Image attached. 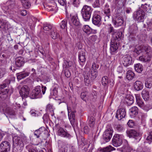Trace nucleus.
<instances>
[{"instance_id": "obj_1", "label": "nucleus", "mask_w": 152, "mask_h": 152, "mask_svg": "<svg viewBox=\"0 0 152 152\" xmlns=\"http://www.w3.org/2000/svg\"><path fill=\"white\" fill-rule=\"evenodd\" d=\"M13 152H21L24 146L21 137L18 136H14L13 137Z\"/></svg>"}, {"instance_id": "obj_2", "label": "nucleus", "mask_w": 152, "mask_h": 152, "mask_svg": "<svg viewBox=\"0 0 152 152\" xmlns=\"http://www.w3.org/2000/svg\"><path fill=\"white\" fill-rule=\"evenodd\" d=\"M92 11L91 7L88 5H84L81 10V13L83 20L85 21L89 20Z\"/></svg>"}, {"instance_id": "obj_3", "label": "nucleus", "mask_w": 152, "mask_h": 152, "mask_svg": "<svg viewBox=\"0 0 152 152\" xmlns=\"http://www.w3.org/2000/svg\"><path fill=\"white\" fill-rule=\"evenodd\" d=\"M55 126L58 130L57 134L58 136L69 139L72 137V136L67 131L65 130L60 126L59 124H56Z\"/></svg>"}, {"instance_id": "obj_4", "label": "nucleus", "mask_w": 152, "mask_h": 152, "mask_svg": "<svg viewBox=\"0 0 152 152\" xmlns=\"http://www.w3.org/2000/svg\"><path fill=\"white\" fill-rule=\"evenodd\" d=\"M145 14L143 10H139L135 11L133 15L134 19L138 22H142L145 16Z\"/></svg>"}, {"instance_id": "obj_5", "label": "nucleus", "mask_w": 152, "mask_h": 152, "mask_svg": "<svg viewBox=\"0 0 152 152\" xmlns=\"http://www.w3.org/2000/svg\"><path fill=\"white\" fill-rule=\"evenodd\" d=\"M41 92L40 86H37L30 93L29 95V97L32 99H35L40 98L42 96Z\"/></svg>"}, {"instance_id": "obj_6", "label": "nucleus", "mask_w": 152, "mask_h": 152, "mask_svg": "<svg viewBox=\"0 0 152 152\" xmlns=\"http://www.w3.org/2000/svg\"><path fill=\"white\" fill-rule=\"evenodd\" d=\"M67 109L68 112L69 118L72 125L74 124L75 122V113L76 111L75 110L72 111L70 107L67 106Z\"/></svg>"}, {"instance_id": "obj_7", "label": "nucleus", "mask_w": 152, "mask_h": 152, "mask_svg": "<svg viewBox=\"0 0 152 152\" xmlns=\"http://www.w3.org/2000/svg\"><path fill=\"white\" fill-rule=\"evenodd\" d=\"M10 148V143L7 141L2 142L0 145V152H7Z\"/></svg>"}, {"instance_id": "obj_8", "label": "nucleus", "mask_w": 152, "mask_h": 152, "mask_svg": "<svg viewBox=\"0 0 152 152\" xmlns=\"http://www.w3.org/2000/svg\"><path fill=\"white\" fill-rule=\"evenodd\" d=\"M149 50L147 51L144 53L143 55L140 56L139 58V60L144 62H149L152 58V56L149 53Z\"/></svg>"}, {"instance_id": "obj_9", "label": "nucleus", "mask_w": 152, "mask_h": 152, "mask_svg": "<svg viewBox=\"0 0 152 152\" xmlns=\"http://www.w3.org/2000/svg\"><path fill=\"white\" fill-rule=\"evenodd\" d=\"M113 133V131L110 129H106L103 134V140L106 142H108L112 137Z\"/></svg>"}, {"instance_id": "obj_10", "label": "nucleus", "mask_w": 152, "mask_h": 152, "mask_svg": "<svg viewBox=\"0 0 152 152\" xmlns=\"http://www.w3.org/2000/svg\"><path fill=\"white\" fill-rule=\"evenodd\" d=\"M126 110L124 108L118 110L116 114L115 117L118 120L124 118L126 115Z\"/></svg>"}, {"instance_id": "obj_11", "label": "nucleus", "mask_w": 152, "mask_h": 152, "mask_svg": "<svg viewBox=\"0 0 152 152\" xmlns=\"http://www.w3.org/2000/svg\"><path fill=\"white\" fill-rule=\"evenodd\" d=\"M122 63L126 67L131 65L132 63V59L131 56L128 55H125L123 58Z\"/></svg>"}, {"instance_id": "obj_12", "label": "nucleus", "mask_w": 152, "mask_h": 152, "mask_svg": "<svg viewBox=\"0 0 152 152\" xmlns=\"http://www.w3.org/2000/svg\"><path fill=\"white\" fill-rule=\"evenodd\" d=\"M19 93L23 98L27 97L29 94V88L27 86L25 85L21 88Z\"/></svg>"}, {"instance_id": "obj_13", "label": "nucleus", "mask_w": 152, "mask_h": 152, "mask_svg": "<svg viewBox=\"0 0 152 152\" xmlns=\"http://www.w3.org/2000/svg\"><path fill=\"white\" fill-rule=\"evenodd\" d=\"M150 47L148 46H141L135 49L134 51L137 54H140L141 53H145L149 50Z\"/></svg>"}, {"instance_id": "obj_14", "label": "nucleus", "mask_w": 152, "mask_h": 152, "mask_svg": "<svg viewBox=\"0 0 152 152\" xmlns=\"http://www.w3.org/2000/svg\"><path fill=\"white\" fill-rule=\"evenodd\" d=\"M9 24L6 21H1L0 20V30L5 31L8 29Z\"/></svg>"}, {"instance_id": "obj_15", "label": "nucleus", "mask_w": 152, "mask_h": 152, "mask_svg": "<svg viewBox=\"0 0 152 152\" xmlns=\"http://www.w3.org/2000/svg\"><path fill=\"white\" fill-rule=\"evenodd\" d=\"M122 142V135L115 134V147H117L120 145Z\"/></svg>"}, {"instance_id": "obj_16", "label": "nucleus", "mask_w": 152, "mask_h": 152, "mask_svg": "<svg viewBox=\"0 0 152 152\" xmlns=\"http://www.w3.org/2000/svg\"><path fill=\"white\" fill-rule=\"evenodd\" d=\"M101 17L99 15L95 14L92 18L93 23L96 25H99L100 24Z\"/></svg>"}, {"instance_id": "obj_17", "label": "nucleus", "mask_w": 152, "mask_h": 152, "mask_svg": "<svg viewBox=\"0 0 152 152\" xmlns=\"http://www.w3.org/2000/svg\"><path fill=\"white\" fill-rule=\"evenodd\" d=\"M71 21L70 22L71 25H74L75 26H79L80 23L79 21L77 16V15H75L72 16L71 19Z\"/></svg>"}, {"instance_id": "obj_18", "label": "nucleus", "mask_w": 152, "mask_h": 152, "mask_svg": "<svg viewBox=\"0 0 152 152\" xmlns=\"http://www.w3.org/2000/svg\"><path fill=\"white\" fill-rule=\"evenodd\" d=\"M85 52L86 51L84 50H82L79 52V59L82 63H84L86 60Z\"/></svg>"}, {"instance_id": "obj_19", "label": "nucleus", "mask_w": 152, "mask_h": 152, "mask_svg": "<svg viewBox=\"0 0 152 152\" xmlns=\"http://www.w3.org/2000/svg\"><path fill=\"white\" fill-rule=\"evenodd\" d=\"M68 144L64 142H62L60 145V147L58 152H67Z\"/></svg>"}, {"instance_id": "obj_20", "label": "nucleus", "mask_w": 152, "mask_h": 152, "mask_svg": "<svg viewBox=\"0 0 152 152\" xmlns=\"http://www.w3.org/2000/svg\"><path fill=\"white\" fill-rule=\"evenodd\" d=\"M125 102L128 105H130L134 103V97L131 95H127L126 96Z\"/></svg>"}, {"instance_id": "obj_21", "label": "nucleus", "mask_w": 152, "mask_h": 152, "mask_svg": "<svg viewBox=\"0 0 152 152\" xmlns=\"http://www.w3.org/2000/svg\"><path fill=\"white\" fill-rule=\"evenodd\" d=\"M24 61L22 57H20L17 58L16 59L15 64L18 67H20L24 64Z\"/></svg>"}, {"instance_id": "obj_22", "label": "nucleus", "mask_w": 152, "mask_h": 152, "mask_svg": "<svg viewBox=\"0 0 152 152\" xmlns=\"http://www.w3.org/2000/svg\"><path fill=\"white\" fill-rule=\"evenodd\" d=\"M134 87L135 90L139 91L142 89L143 86L141 81H136L134 83Z\"/></svg>"}, {"instance_id": "obj_23", "label": "nucleus", "mask_w": 152, "mask_h": 152, "mask_svg": "<svg viewBox=\"0 0 152 152\" xmlns=\"http://www.w3.org/2000/svg\"><path fill=\"white\" fill-rule=\"evenodd\" d=\"M135 96L137 104L141 108L142 107L144 103L141 99L140 94H135Z\"/></svg>"}, {"instance_id": "obj_24", "label": "nucleus", "mask_w": 152, "mask_h": 152, "mask_svg": "<svg viewBox=\"0 0 152 152\" xmlns=\"http://www.w3.org/2000/svg\"><path fill=\"white\" fill-rule=\"evenodd\" d=\"M29 74V73L28 72H21L17 74V78L18 80H21L28 76Z\"/></svg>"}, {"instance_id": "obj_25", "label": "nucleus", "mask_w": 152, "mask_h": 152, "mask_svg": "<svg viewBox=\"0 0 152 152\" xmlns=\"http://www.w3.org/2000/svg\"><path fill=\"white\" fill-rule=\"evenodd\" d=\"M126 133L127 136L129 137L135 138L138 135L135 131L132 130L127 131Z\"/></svg>"}, {"instance_id": "obj_26", "label": "nucleus", "mask_w": 152, "mask_h": 152, "mask_svg": "<svg viewBox=\"0 0 152 152\" xmlns=\"http://www.w3.org/2000/svg\"><path fill=\"white\" fill-rule=\"evenodd\" d=\"M44 129V128H40L39 129L35 130L34 132V134L37 138H39Z\"/></svg>"}, {"instance_id": "obj_27", "label": "nucleus", "mask_w": 152, "mask_h": 152, "mask_svg": "<svg viewBox=\"0 0 152 152\" xmlns=\"http://www.w3.org/2000/svg\"><path fill=\"white\" fill-rule=\"evenodd\" d=\"M88 124L90 127L93 128L95 125V119L93 116H91L88 118Z\"/></svg>"}, {"instance_id": "obj_28", "label": "nucleus", "mask_w": 152, "mask_h": 152, "mask_svg": "<svg viewBox=\"0 0 152 152\" xmlns=\"http://www.w3.org/2000/svg\"><path fill=\"white\" fill-rule=\"evenodd\" d=\"M134 69L137 72L141 73L143 70L142 65L140 63L137 64L134 66Z\"/></svg>"}, {"instance_id": "obj_29", "label": "nucleus", "mask_w": 152, "mask_h": 152, "mask_svg": "<svg viewBox=\"0 0 152 152\" xmlns=\"http://www.w3.org/2000/svg\"><path fill=\"white\" fill-rule=\"evenodd\" d=\"M83 31L88 34H89L92 32V29L87 25H85L82 28Z\"/></svg>"}, {"instance_id": "obj_30", "label": "nucleus", "mask_w": 152, "mask_h": 152, "mask_svg": "<svg viewBox=\"0 0 152 152\" xmlns=\"http://www.w3.org/2000/svg\"><path fill=\"white\" fill-rule=\"evenodd\" d=\"M130 113L131 115H137L138 113V109L137 107L134 106L130 109Z\"/></svg>"}, {"instance_id": "obj_31", "label": "nucleus", "mask_w": 152, "mask_h": 152, "mask_svg": "<svg viewBox=\"0 0 152 152\" xmlns=\"http://www.w3.org/2000/svg\"><path fill=\"white\" fill-rule=\"evenodd\" d=\"M134 75V73L132 71L129 70L127 72L126 77L128 80H131L133 79Z\"/></svg>"}, {"instance_id": "obj_32", "label": "nucleus", "mask_w": 152, "mask_h": 152, "mask_svg": "<svg viewBox=\"0 0 152 152\" xmlns=\"http://www.w3.org/2000/svg\"><path fill=\"white\" fill-rule=\"evenodd\" d=\"M11 80L10 79H7L4 80L3 84L0 85V89L4 88L7 87L10 83Z\"/></svg>"}, {"instance_id": "obj_33", "label": "nucleus", "mask_w": 152, "mask_h": 152, "mask_svg": "<svg viewBox=\"0 0 152 152\" xmlns=\"http://www.w3.org/2000/svg\"><path fill=\"white\" fill-rule=\"evenodd\" d=\"M142 94L143 99L145 100H147L149 98V92L145 90H143L142 91Z\"/></svg>"}, {"instance_id": "obj_34", "label": "nucleus", "mask_w": 152, "mask_h": 152, "mask_svg": "<svg viewBox=\"0 0 152 152\" xmlns=\"http://www.w3.org/2000/svg\"><path fill=\"white\" fill-rule=\"evenodd\" d=\"M114 150V148L111 145H109L106 147L101 148L100 151L103 152H110L111 151Z\"/></svg>"}, {"instance_id": "obj_35", "label": "nucleus", "mask_w": 152, "mask_h": 152, "mask_svg": "<svg viewBox=\"0 0 152 152\" xmlns=\"http://www.w3.org/2000/svg\"><path fill=\"white\" fill-rule=\"evenodd\" d=\"M50 35L52 39H56L58 36V33L57 30L56 29H53V31L50 33Z\"/></svg>"}, {"instance_id": "obj_36", "label": "nucleus", "mask_w": 152, "mask_h": 152, "mask_svg": "<svg viewBox=\"0 0 152 152\" xmlns=\"http://www.w3.org/2000/svg\"><path fill=\"white\" fill-rule=\"evenodd\" d=\"M84 82L86 86H88L90 85L91 82L88 75L84 74Z\"/></svg>"}, {"instance_id": "obj_37", "label": "nucleus", "mask_w": 152, "mask_h": 152, "mask_svg": "<svg viewBox=\"0 0 152 152\" xmlns=\"http://www.w3.org/2000/svg\"><path fill=\"white\" fill-rule=\"evenodd\" d=\"M102 85L105 87H107L108 84V77L106 76L103 77L102 80Z\"/></svg>"}, {"instance_id": "obj_38", "label": "nucleus", "mask_w": 152, "mask_h": 152, "mask_svg": "<svg viewBox=\"0 0 152 152\" xmlns=\"http://www.w3.org/2000/svg\"><path fill=\"white\" fill-rule=\"evenodd\" d=\"M47 111H50L51 115L53 116L54 115V109L52 105L48 104L47 106Z\"/></svg>"}, {"instance_id": "obj_39", "label": "nucleus", "mask_w": 152, "mask_h": 152, "mask_svg": "<svg viewBox=\"0 0 152 152\" xmlns=\"http://www.w3.org/2000/svg\"><path fill=\"white\" fill-rule=\"evenodd\" d=\"M145 86L146 87L150 88L152 87V79H148L145 83Z\"/></svg>"}, {"instance_id": "obj_40", "label": "nucleus", "mask_w": 152, "mask_h": 152, "mask_svg": "<svg viewBox=\"0 0 152 152\" xmlns=\"http://www.w3.org/2000/svg\"><path fill=\"white\" fill-rule=\"evenodd\" d=\"M110 51L111 54L114 53V39L113 38L111 39V43L110 45Z\"/></svg>"}, {"instance_id": "obj_41", "label": "nucleus", "mask_w": 152, "mask_h": 152, "mask_svg": "<svg viewBox=\"0 0 152 152\" xmlns=\"http://www.w3.org/2000/svg\"><path fill=\"white\" fill-rule=\"evenodd\" d=\"M104 13L105 15V17H107L108 18H109L110 15V9L108 8V7H106L104 10Z\"/></svg>"}, {"instance_id": "obj_42", "label": "nucleus", "mask_w": 152, "mask_h": 152, "mask_svg": "<svg viewBox=\"0 0 152 152\" xmlns=\"http://www.w3.org/2000/svg\"><path fill=\"white\" fill-rule=\"evenodd\" d=\"M52 28V25L50 24L46 23L43 25V29L45 31H49Z\"/></svg>"}, {"instance_id": "obj_43", "label": "nucleus", "mask_w": 152, "mask_h": 152, "mask_svg": "<svg viewBox=\"0 0 152 152\" xmlns=\"http://www.w3.org/2000/svg\"><path fill=\"white\" fill-rule=\"evenodd\" d=\"M21 3L23 7L26 9H28L30 7L31 4L28 0L26 1H22Z\"/></svg>"}, {"instance_id": "obj_44", "label": "nucleus", "mask_w": 152, "mask_h": 152, "mask_svg": "<svg viewBox=\"0 0 152 152\" xmlns=\"http://www.w3.org/2000/svg\"><path fill=\"white\" fill-rule=\"evenodd\" d=\"M6 111L10 115H14L15 114V111L10 107H7Z\"/></svg>"}, {"instance_id": "obj_45", "label": "nucleus", "mask_w": 152, "mask_h": 152, "mask_svg": "<svg viewBox=\"0 0 152 152\" xmlns=\"http://www.w3.org/2000/svg\"><path fill=\"white\" fill-rule=\"evenodd\" d=\"M67 22L66 20L64 19L62 20L60 23L61 28L62 29H65L67 28Z\"/></svg>"}, {"instance_id": "obj_46", "label": "nucleus", "mask_w": 152, "mask_h": 152, "mask_svg": "<svg viewBox=\"0 0 152 152\" xmlns=\"http://www.w3.org/2000/svg\"><path fill=\"white\" fill-rule=\"evenodd\" d=\"M141 108L144 110L148 111L152 108V107L149 104H144L143 107Z\"/></svg>"}, {"instance_id": "obj_47", "label": "nucleus", "mask_w": 152, "mask_h": 152, "mask_svg": "<svg viewBox=\"0 0 152 152\" xmlns=\"http://www.w3.org/2000/svg\"><path fill=\"white\" fill-rule=\"evenodd\" d=\"M72 63L71 61H65L64 63L63 64V66L65 68H67L71 66Z\"/></svg>"}, {"instance_id": "obj_48", "label": "nucleus", "mask_w": 152, "mask_h": 152, "mask_svg": "<svg viewBox=\"0 0 152 152\" xmlns=\"http://www.w3.org/2000/svg\"><path fill=\"white\" fill-rule=\"evenodd\" d=\"M115 130L118 132H121L123 129V127L122 125L120 124L116 125L115 126Z\"/></svg>"}, {"instance_id": "obj_49", "label": "nucleus", "mask_w": 152, "mask_h": 152, "mask_svg": "<svg viewBox=\"0 0 152 152\" xmlns=\"http://www.w3.org/2000/svg\"><path fill=\"white\" fill-rule=\"evenodd\" d=\"M146 140L149 144H151L152 142V131L149 132Z\"/></svg>"}, {"instance_id": "obj_50", "label": "nucleus", "mask_w": 152, "mask_h": 152, "mask_svg": "<svg viewBox=\"0 0 152 152\" xmlns=\"http://www.w3.org/2000/svg\"><path fill=\"white\" fill-rule=\"evenodd\" d=\"M99 67V65L98 64H97L95 63L94 62L92 65L91 70L97 72V69Z\"/></svg>"}, {"instance_id": "obj_51", "label": "nucleus", "mask_w": 152, "mask_h": 152, "mask_svg": "<svg viewBox=\"0 0 152 152\" xmlns=\"http://www.w3.org/2000/svg\"><path fill=\"white\" fill-rule=\"evenodd\" d=\"M135 150L129 146L126 147L124 149V152H133Z\"/></svg>"}, {"instance_id": "obj_52", "label": "nucleus", "mask_w": 152, "mask_h": 152, "mask_svg": "<svg viewBox=\"0 0 152 152\" xmlns=\"http://www.w3.org/2000/svg\"><path fill=\"white\" fill-rule=\"evenodd\" d=\"M147 30L149 31H152V19L147 24Z\"/></svg>"}, {"instance_id": "obj_53", "label": "nucleus", "mask_w": 152, "mask_h": 152, "mask_svg": "<svg viewBox=\"0 0 152 152\" xmlns=\"http://www.w3.org/2000/svg\"><path fill=\"white\" fill-rule=\"evenodd\" d=\"M100 0H96L94 2L93 6L94 7H98L100 6Z\"/></svg>"}, {"instance_id": "obj_54", "label": "nucleus", "mask_w": 152, "mask_h": 152, "mask_svg": "<svg viewBox=\"0 0 152 152\" xmlns=\"http://www.w3.org/2000/svg\"><path fill=\"white\" fill-rule=\"evenodd\" d=\"M72 4L75 7H78L80 2L79 0H71Z\"/></svg>"}, {"instance_id": "obj_55", "label": "nucleus", "mask_w": 152, "mask_h": 152, "mask_svg": "<svg viewBox=\"0 0 152 152\" xmlns=\"http://www.w3.org/2000/svg\"><path fill=\"white\" fill-rule=\"evenodd\" d=\"M97 72L91 70V78L92 79H94L97 77Z\"/></svg>"}, {"instance_id": "obj_56", "label": "nucleus", "mask_w": 152, "mask_h": 152, "mask_svg": "<svg viewBox=\"0 0 152 152\" xmlns=\"http://www.w3.org/2000/svg\"><path fill=\"white\" fill-rule=\"evenodd\" d=\"M108 32L109 34L111 33L112 35H113L114 33V29L113 26H112L111 24L109 25V27L108 28Z\"/></svg>"}, {"instance_id": "obj_57", "label": "nucleus", "mask_w": 152, "mask_h": 152, "mask_svg": "<svg viewBox=\"0 0 152 152\" xmlns=\"http://www.w3.org/2000/svg\"><path fill=\"white\" fill-rule=\"evenodd\" d=\"M31 145H28L26 146V148L28 149L29 152H37L35 149L32 148Z\"/></svg>"}, {"instance_id": "obj_58", "label": "nucleus", "mask_w": 152, "mask_h": 152, "mask_svg": "<svg viewBox=\"0 0 152 152\" xmlns=\"http://www.w3.org/2000/svg\"><path fill=\"white\" fill-rule=\"evenodd\" d=\"M127 124L130 127L132 128L134 126V123L132 120H129L127 123Z\"/></svg>"}, {"instance_id": "obj_59", "label": "nucleus", "mask_w": 152, "mask_h": 152, "mask_svg": "<svg viewBox=\"0 0 152 152\" xmlns=\"http://www.w3.org/2000/svg\"><path fill=\"white\" fill-rule=\"evenodd\" d=\"M86 92H82L81 94L80 97L83 100L85 101L86 99Z\"/></svg>"}, {"instance_id": "obj_60", "label": "nucleus", "mask_w": 152, "mask_h": 152, "mask_svg": "<svg viewBox=\"0 0 152 152\" xmlns=\"http://www.w3.org/2000/svg\"><path fill=\"white\" fill-rule=\"evenodd\" d=\"M90 70V68L89 67L86 66L85 67L84 72L85 73V75H88V73Z\"/></svg>"}, {"instance_id": "obj_61", "label": "nucleus", "mask_w": 152, "mask_h": 152, "mask_svg": "<svg viewBox=\"0 0 152 152\" xmlns=\"http://www.w3.org/2000/svg\"><path fill=\"white\" fill-rule=\"evenodd\" d=\"M89 38L93 41L94 42L97 39V37L96 35H94L91 36Z\"/></svg>"}, {"instance_id": "obj_62", "label": "nucleus", "mask_w": 152, "mask_h": 152, "mask_svg": "<svg viewBox=\"0 0 152 152\" xmlns=\"http://www.w3.org/2000/svg\"><path fill=\"white\" fill-rule=\"evenodd\" d=\"M65 76L67 77H69L70 76V73L68 70H66L65 71Z\"/></svg>"}, {"instance_id": "obj_63", "label": "nucleus", "mask_w": 152, "mask_h": 152, "mask_svg": "<svg viewBox=\"0 0 152 152\" xmlns=\"http://www.w3.org/2000/svg\"><path fill=\"white\" fill-rule=\"evenodd\" d=\"M53 95L54 96H56L58 94V91L56 88H54L52 92Z\"/></svg>"}, {"instance_id": "obj_64", "label": "nucleus", "mask_w": 152, "mask_h": 152, "mask_svg": "<svg viewBox=\"0 0 152 152\" xmlns=\"http://www.w3.org/2000/svg\"><path fill=\"white\" fill-rule=\"evenodd\" d=\"M5 74V71L4 70L0 69V78L3 76Z\"/></svg>"}]
</instances>
